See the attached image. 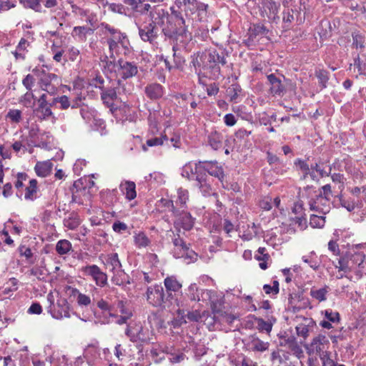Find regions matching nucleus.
<instances>
[{
  "label": "nucleus",
  "instance_id": "obj_38",
  "mask_svg": "<svg viewBox=\"0 0 366 366\" xmlns=\"http://www.w3.org/2000/svg\"><path fill=\"white\" fill-rule=\"evenodd\" d=\"M182 46H184V44H173L172 46V51L174 52V66L180 69L183 67V65L184 64V59L182 56L177 54V51Z\"/></svg>",
  "mask_w": 366,
  "mask_h": 366
},
{
  "label": "nucleus",
  "instance_id": "obj_45",
  "mask_svg": "<svg viewBox=\"0 0 366 366\" xmlns=\"http://www.w3.org/2000/svg\"><path fill=\"white\" fill-rule=\"evenodd\" d=\"M325 224V217L324 216H319L312 214L310 216V224L313 228H322Z\"/></svg>",
  "mask_w": 366,
  "mask_h": 366
},
{
  "label": "nucleus",
  "instance_id": "obj_2",
  "mask_svg": "<svg viewBox=\"0 0 366 366\" xmlns=\"http://www.w3.org/2000/svg\"><path fill=\"white\" fill-rule=\"evenodd\" d=\"M308 204L312 211H316L322 214H327L330 210V200L322 195L321 192H316L312 187H307Z\"/></svg>",
  "mask_w": 366,
  "mask_h": 366
},
{
  "label": "nucleus",
  "instance_id": "obj_14",
  "mask_svg": "<svg viewBox=\"0 0 366 366\" xmlns=\"http://www.w3.org/2000/svg\"><path fill=\"white\" fill-rule=\"evenodd\" d=\"M126 335L132 342H147L149 340L148 330H144L142 326L127 328L126 330Z\"/></svg>",
  "mask_w": 366,
  "mask_h": 366
},
{
  "label": "nucleus",
  "instance_id": "obj_21",
  "mask_svg": "<svg viewBox=\"0 0 366 366\" xmlns=\"http://www.w3.org/2000/svg\"><path fill=\"white\" fill-rule=\"evenodd\" d=\"M105 265L110 267L112 272H117L118 274H121L124 276L125 273L122 269V264L119 259L118 254L117 253L109 254L105 262Z\"/></svg>",
  "mask_w": 366,
  "mask_h": 366
},
{
  "label": "nucleus",
  "instance_id": "obj_39",
  "mask_svg": "<svg viewBox=\"0 0 366 366\" xmlns=\"http://www.w3.org/2000/svg\"><path fill=\"white\" fill-rule=\"evenodd\" d=\"M99 355V350L96 345H88L84 352V356L88 360H94L97 358Z\"/></svg>",
  "mask_w": 366,
  "mask_h": 366
},
{
  "label": "nucleus",
  "instance_id": "obj_10",
  "mask_svg": "<svg viewBox=\"0 0 366 366\" xmlns=\"http://www.w3.org/2000/svg\"><path fill=\"white\" fill-rule=\"evenodd\" d=\"M139 35L141 39L145 42L153 44L158 37V29L154 27L152 24H147L138 27Z\"/></svg>",
  "mask_w": 366,
  "mask_h": 366
},
{
  "label": "nucleus",
  "instance_id": "obj_34",
  "mask_svg": "<svg viewBox=\"0 0 366 366\" xmlns=\"http://www.w3.org/2000/svg\"><path fill=\"white\" fill-rule=\"evenodd\" d=\"M115 59H111L109 56H105L102 62L104 64V69L107 72H114L118 74L119 61L117 63L115 61Z\"/></svg>",
  "mask_w": 366,
  "mask_h": 366
},
{
  "label": "nucleus",
  "instance_id": "obj_28",
  "mask_svg": "<svg viewBox=\"0 0 366 366\" xmlns=\"http://www.w3.org/2000/svg\"><path fill=\"white\" fill-rule=\"evenodd\" d=\"M189 200V192L188 190L183 189V188H179L177 189V198L175 200V205L176 208L181 209H185L187 208V202Z\"/></svg>",
  "mask_w": 366,
  "mask_h": 366
},
{
  "label": "nucleus",
  "instance_id": "obj_8",
  "mask_svg": "<svg viewBox=\"0 0 366 366\" xmlns=\"http://www.w3.org/2000/svg\"><path fill=\"white\" fill-rule=\"evenodd\" d=\"M280 7V4L274 0H262L261 16L267 17L272 21H277L280 19L278 16Z\"/></svg>",
  "mask_w": 366,
  "mask_h": 366
},
{
  "label": "nucleus",
  "instance_id": "obj_51",
  "mask_svg": "<svg viewBox=\"0 0 366 366\" xmlns=\"http://www.w3.org/2000/svg\"><path fill=\"white\" fill-rule=\"evenodd\" d=\"M193 66H194L195 69L197 70L198 68H203L204 69V62H203V58H202V52H198L197 54H194L192 56V61Z\"/></svg>",
  "mask_w": 366,
  "mask_h": 366
},
{
  "label": "nucleus",
  "instance_id": "obj_29",
  "mask_svg": "<svg viewBox=\"0 0 366 366\" xmlns=\"http://www.w3.org/2000/svg\"><path fill=\"white\" fill-rule=\"evenodd\" d=\"M182 247V249H179L177 250L174 249V256L176 258H184L186 259H189L190 262H194L197 259V254L194 251L189 249L187 245Z\"/></svg>",
  "mask_w": 366,
  "mask_h": 366
},
{
  "label": "nucleus",
  "instance_id": "obj_46",
  "mask_svg": "<svg viewBox=\"0 0 366 366\" xmlns=\"http://www.w3.org/2000/svg\"><path fill=\"white\" fill-rule=\"evenodd\" d=\"M36 112L39 118L41 119H46L53 114L50 105L38 107Z\"/></svg>",
  "mask_w": 366,
  "mask_h": 366
},
{
  "label": "nucleus",
  "instance_id": "obj_42",
  "mask_svg": "<svg viewBox=\"0 0 366 366\" xmlns=\"http://www.w3.org/2000/svg\"><path fill=\"white\" fill-rule=\"evenodd\" d=\"M134 238L135 245L139 248L146 247L150 243V240L149 239L147 236L143 232L137 234L136 235H134Z\"/></svg>",
  "mask_w": 366,
  "mask_h": 366
},
{
  "label": "nucleus",
  "instance_id": "obj_53",
  "mask_svg": "<svg viewBox=\"0 0 366 366\" xmlns=\"http://www.w3.org/2000/svg\"><path fill=\"white\" fill-rule=\"evenodd\" d=\"M151 9V5L149 3H145V0H138V3L134 11L144 14L149 11Z\"/></svg>",
  "mask_w": 366,
  "mask_h": 366
},
{
  "label": "nucleus",
  "instance_id": "obj_43",
  "mask_svg": "<svg viewBox=\"0 0 366 366\" xmlns=\"http://www.w3.org/2000/svg\"><path fill=\"white\" fill-rule=\"evenodd\" d=\"M328 292L327 287L320 288L319 290H310V295L320 302H322L327 300V294Z\"/></svg>",
  "mask_w": 366,
  "mask_h": 366
},
{
  "label": "nucleus",
  "instance_id": "obj_13",
  "mask_svg": "<svg viewBox=\"0 0 366 366\" xmlns=\"http://www.w3.org/2000/svg\"><path fill=\"white\" fill-rule=\"evenodd\" d=\"M196 187H198L204 196H209L212 192V186L208 175L204 172H199L195 178Z\"/></svg>",
  "mask_w": 366,
  "mask_h": 366
},
{
  "label": "nucleus",
  "instance_id": "obj_26",
  "mask_svg": "<svg viewBox=\"0 0 366 366\" xmlns=\"http://www.w3.org/2000/svg\"><path fill=\"white\" fill-rule=\"evenodd\" d=\"M120 188L128 200H132L137 197L136 185L134 182L126 181L120 184Z\"/></svg>",
  "mask_w": 366,
  "mask_h": 366
},
{
  "label": "nucleus",
  "instance_id": "obj_22",
  "mask_svg": "<svg viewBox=\"0 0 366 366\" xmlns=\"http://www.w3.org/2000/svg\"><path fill=\"white\" fill-rule=\"evenodd\" d=\"M175 302L177 303V307H179L177 310L178 314V317L179 318V321L181 323H186L187 320L185 317H187V319L190 321L197 322L201 318V315L198 311H192V312H188L187 315H184V310L182 309H180V307H182L183 305L179 303L177 299H175Z\"/></svg>",
  "mask_w": 366,
  "mask_h": 366
},
{
  "label": "nucleus",
  "instance_id": "obj_5",
  "mask_svg": "<svg viewBox=\"0 0 366 366\" xmlns=\"http://www.w3.org/2000/svg\"><path fill=\"white\" fill-rule=\"evenodd\" d=\"M203 62L206 69H212L215 73L219 74V64L222 66L227 64L224 54H219L215 49H209L202 51Z\"/></svg>",
  "mask_w": 366,
  "mask_h": 366
},
{
  "label": "nucleus",
  "instance_id": "obj_62",
  "mask_svg": "<svg viewBox=\"0 0 366 366\" xmlns=\"http://www.w3.org/2000/svg\"><path fill=\"white\" fill-rule=\"evenodd\" d=\"M198 287L195 283L191 284L188 287V296L192 301H199V297L197 294Z\"/></svg>",
  "mask_w": 366,
  "mask_h": 366
},
{
  "label": "nucleus",
  "instance_id": "obj_33",
  "mask_svg": "<svg viewBox=\"0 0 366 366\" xmlns=\"http://www.w3.org/2000/svg\"><path fill=\"white\" fill-rule=\"evenodd\" d=\"M37 181L34 179L29 181V185L26 188L24 198L26 200L34 201L37 197Z\"/></svg>",
  "mask_w": 366,
  "mask_h": 366
},
{
  "label": "nucleus",
  "instance_id": "obj_1",
  "mask_svg": "<svg viewBox=\"0 0 366 366\" xmlns=\"http://www.w3.org/2000/svg\"><path fill=\"white\" fill-rule=\"evenodd\" d=\"M162 32L175 44H184L190 36L184 19L177 11H172L168 24L162 28Z\"/></svg>",
  "mask_w": 366,
  "mask_h": 366
},
{
  "label": "nucleus",
  "instance_id": "obj_64",
  "mask_svg": "<svg viewBox=\"0 0 366 366\" xmlns=\"http://www.w3.org/2000/svg\"><path fill=\"white\" fill-rule=\"evenodd\" d=\"M322 355V357L320 359L322 363L321 366H337L338 364L331 359L330 353H325Z\"/></svg>",
  "mask_w": 366,
  "mask_h": 366
},
{
  "label": "nucleus",
  "instance_id": "obj_41",
  "mask_svg": "<svg viewBox=\"0 0 366 366\" xmlns=\"http://www.w3.org/2000/svg\"><path fill=\"white\" fill-rule=\"evenodd\" d=\"M18 283L19 281L17 279L14 277L10 278L3 287V293L9 295L11 292L16 291L18 289Z\"/></svg>",
  "mask_w": 366,
  "mask_h": 366
},
{
  "label": "nucleus",
  "instance_id": "obj_19",
  "mask_svg": "<svg viewBox=\"0 0 366 366\" xmlns=\"http://www.w3.org/2000/svg\"><path fill=\"white\" fill-rule=\"evenodd\" d=\"M202 162L186 164L182 168V176L190 180H195L196 175L201 172Z\"/></svg>",
  "mask_w": 366,
  "mask_h": 366
},
{
  "label": "nucleus",
  "instance_id": "obj_16",
  "mask_svg": "<svg viewBox=\"0 0 366 366\" xmlns=\"http://www.w3.org/2000/svg\"><path fill=\"white\" fill-rule=\"evenodd\" d=\"M57 307L58 310L50 309L48 310L54 318L59 320L63 317H70L69 306L66 299L59 300L57 302Z\"/></svg>",
  "mask_w": 366,
  "mask_h": 366
},
{
  "label": "nucleus",
  "instance_id": "obj_57",
  "mask_svg": "<svg viewBox=\"0 0 366 366\" xmlns=\"http://www.w3.org/2000/svg\"><path fill=\"white\" fill-rule=\"evenodd\" d=\"M34 95L31 92H26L20 99V102L26 107H31L34 105Z\"/></svg>",
  "mask_w": 366,
  "mask_h": 366
},
{
  "label": "nucleus",
  "instance_id": "obj_31",
  "mask_svg": "<svg viewBox=\"0 0 366 366\" xmlns=\"http://www.w3.org/2000/svg\"><path fill=\"white\" fill-rule=\"evenodd\" d=\"M102 99L107 107H112L113 102L117 98V92L114 88H107L102 89L101 93Z\"/></svg>",
  "mask_w": 366,
  "mask_h": 366
},
{
  "label": "nucleus",
  "instance_id": "obj_11",
  "mask_svg": "<svg viewBox=\"0 0 366 366\" xmlns=\"http://www.w3.org/2000/svg\"><path fill=\"white\" fill-rule=\"evenodd\" d=\"M138 72L137 66L132 62L119 59L118 75L127 79L134 76Z\"/></svg>",
  "mask_w": 366,
  "mask_h": 366
},
{
  "label": "nucleus",
  "instance_id": "obj_55",
  "mask_svg": "<svg viewBox=\"0 0 366 366\" xmlns=\"http://www.w3.org/2000/svg\"><path fill=\"white\" fill-rule=\"evenodd\" d=\"M315 254L314 252H311L309 255H305L302 257L304 262L309 264L310 267L314 270H317L320 265L314 260L313 256Z\"/></svg>",
  "mask_w": 366,
  "mask_h": 366
},
{
  "label": "nucleus",
  "instance_id": "obj_60",
  "mask_svg": "<svg viewBox=\"0 0 366 366\" xmlns=\"http://www.w3.org/2000/svg\"><path fill=\"white\" fill-rule=\"evenodd\" d=\"M20 2L25 6L35 11H40L41 5L39 0H20Z\"/></svg>",
  "mask_w": 366,
  "mask_h": 366
},
{
  "label": "nucleus",
  "instance_id": "obj_20",
  "mask_svg": "<svg viewBox=\"0 0 366 366\" xmlns=\"http://www.w3.org/2000/svg\"><path fill=\"white\" fill-rule=\"evenodd\" d=\"M347 253L350 262V265H352V271H353L356 267H358L359 268H363V263L365 259L364 252L352 249Z\"/></svg>",
  "mask_w": 366,
  "mask_h": 366
},
{
  "label": "nucleus",
  "instance_id": "obj_49",
  "mask_svg": "<svg viewBox=\"0 0 366 366\" xmlns=\"http://www.w3.org/2000/svg\"><path fill=\"white\" fill-rule=\"evenodd\" d=\"M228 96L231 101H235L241 92V88L237 84H232L227 90Z\"/></svg>",
  "mask_w": 366,
  "mask_h": 366
},
{
  "label": "nucleus",
  "instance_id": "obj_58",
  "mask_svg": "<svg viewBox=\"0 0 366 366\" xmlns=\"http://www.w3.org/2000/svg\"><path fill=\"white\" fill-rule=\"evenodd\" d=\"M325 320L332 323L338 322L340 320V314L332 310H326L325 311Z\"/></svg>",
  "mask_w": 366,
  "mask_h": 366
},
{
  "label": "nucleus",
  "instance_id": "obj_52",
  "mask_svg": "<svg viewBox=\"0 0 366 366\" xmlns=\"http://www.w3.org/2000/svg\"><path fill=\"white\" fill-rule=\"evenodd\" d=\"M300 298V296L297 294H291L289 296L288 298V302L289 305L291 308H292L293 312H297L299 311L302 307L301 305H298L296 301H299Z\"/></svg>",
  "mask_w": 366,
  "mask_h": 366
},
{
  "label": "nucleus",
  "instance_id": "obj_50",
  "mask_svg": "<svg viewBox=\"0 0 366 366\" xmlns=\"http://www.w3.org/2000/svg\"><path fill=\"white\" fill-rule=\"evenodd\" d=\"M297 334L299 337L306 339L310 332V327L309 325L300 324L296 327Z\"/></svg>",
  "mask_w": 366,
  "mask_h": 366
},
{
  "label": "nucleus",
  "instance_id": "obj_35",
  "mask_svg": "<svg viewBox=\"0 0 366 366\" xmlns=\"http://www.w3.org/2000/svg\"><path fill=\"white\" fill-rule=\"evenodd\" d=\"M105 39L106 41H110L114 40L117 43H120V45L124 48H127V44H129V40L126 34L122 33L121 31L118 32V34H116L107 35Z\"/></svg>",
  "mask_w": 366,
  "mask_h": 366
},
{
  "label": "nucleus",
  "instance_id": "obj_47",
  "mask_svg": "<svg viewBox=\"0 0 366 366\" xmlns=\"http://www.w3.org/2000/svg\"><path fill=\"white\" fill-rule=\"evenodd\" d=\"M80 114L86 122H90L94 118L95 111L87 107H84L80 109Z\"/></svg>",
  "mask_w": 366,
  "mask_h": 366
},
{
  "label": "nucleus",
  "instance_id": "obj_56",
  "mask_svg": "<svg viewBox=\"0 0 366 366\" xmlns=\"http://www.w3.org/2000/svg\"><path fill=\"white\" fill-rule=\"evenodd\" d=\"M313 165L315 169L316 173H318L320 177H328L331 174L332 168L330 167L327 170L323 167V163H315Z\"/></svg>",
  "mask_w": 366,
  "mask_h": 366
},
{
  "label": "nucleus",
  "instance_id": "obj_48",
  "mask_svg": "<svg viewBox=\"0 0 366 366\" xmlns=\"http://www.w3.org/2000/svg\"><path fill=\"white\" fill-rule=\"evenodd\" d=\"M80 224V220L77 217H70L64 219V225L69 229H75Z\"/></svg>",
  "mask_w": 366,
  "mask_h": 366
},
{
  "label": "nucleus",
  "instance_id": "obj_24",
  "mask_svg": "<svg viewBox=\"0 0 366 366\" xmlns=\"http://www.w3.org/2000/svg\"><path fill=\"white\" fill-rule=\"evenodd\" d=\"M272 366H285L290 363L289 356L284 352L277 350L271 353Z\"/></svg>",
  "mask_w": 366,
  "mask_h": 366
},
{
  "label": "nucleus",
  "instance_id": "obj_3",
  "mask_svg": "<svg viewBox=\"0 0 366 366\" xmlns=\"http://www.w3.org/2000/svg\"><path fill=\"white\" fill-rule=\"evenodd\" d=\"M146 297L148 303L153 307L169 308L172 305L167 296L165 297L162 286L159 285L149 287L147 290Z\"/></svg>",
  "mask_w": 366,
  "mask_h": 366
},
{
  "label": "nucleus",
  "instance_id": "obj_61",
  "mask_svg": "<svg viewBox=\"0 0 366 366\" xmlns=\"http://www.w3.org/2000/svg\"><path fill=\"white\" fill-rule=\"evenodd\" d=\"M54 102L59 103L60 108L61 109H67L69 107H71V100L66 95L55 98L54 99Z\"/></svg>",
  "mask_w": 366,
  "mask_h": 366
},
{
  "label": "nucleus",
  "instance_id": "obj_44",
  "mask_svg": "<svg viewBox=\"0 0 366 366\" xmlns=\"http://www.w3.org/2000/svg\"><path fill=\"white\" fill-rule=\"evenodd\" d=\"M165 140H167V137L166 135H162L159 137H154L151 138L147 140L146 144H144L142 146V149L144 151H147V147H155V146H159L162 145L164 142Z\"/></svg>",
  "mask_w": 366,
  "mask_h": 366
},
{
  "label": "nucleus",
  "instance_id": "obj_54",
  "mask_svg": "<svg viewBox=\"0 0 366 366\" xmlns=\"http://www.w3.org/2000/svg\"><path fill=\"white\" fill-rule=\"evenodd\" d=\"M106 43L109 47V57L111 59H116L115 56L118 54L119 46L120 45V43H117L114 40L110 41H106Z\"/></svg>",
  "mask_w": 366,
  "mask_h": 366
},
{
  "label": "nucleus",
  "instance_id": "obj_18",
  "mask_svg": "<svg viewBox=\"0 0 366 366\" xmlns=\"http://www.w3.org/2000/svg\"><path fill=\"white\" fill-rule=\"evenodd\" d=\"M248 347L252 352H263L269 349V342H264L255 335L249 338Z\"/></svg>",
  "mask_w": 366,
  "mask_h": 366
},
{
  "label": "nucleus",
  "instance_id": "obj_6",
  "mask_svg": "<svg viewBox=\"0 0 366 366\" xmlns=\"http://www.w3.org/2000/svg\"><path fill=\"white\" fill-rule=\"evenodd\" d=\"M330 346V342L327 337L323 335H318L315 337L312 342L306 345V350L309 355H318L320 359L325 353H330L327 351Z\"/></svg>",
  "mask_w": 366,
  "mask_h": 366
},
{
  "label": "nucleus",
  "instance_id": "obj_15",
  "mask_svg": "<svg viewBox=\"0 0 366 366\" xmlns=\"http://www.w3.org/2000/svg\"><path fill=\"white\" fill-rule=\"evenodd\" d=\"M164 285L166 288L167 298L170 301L174 299L172 292H177L181 290L182 287V283L177 280L175 276L167 277L164 280Z\"/></svg>",
  "mask_w": 366,
  "mask_h": 366
},
{
  "label": "nucleus",
  "instance_id": "obj_23",
  "mask_svg": "<svg viewBox=\"0 0 366 366\" xmlns=\"http://www.w3.org/2000/svg\"><path fill=\"white\" fill-rule=\"evenodd\" d=\"M70 297L76 299V302L80 307H87L91 304V298L89 296L82 294L79 290L74 287H69L68 288Z\"/></svg>",
  "mask_w": 366,
  "mask_h": 366
},
{
  "label": "nucleus",
  "instance_id": "obj_27",
  "mask_svg": "<svg viewBox=\"0 0 366 366\" xmlns=\"http://www.w3.org/2000/svg\"><path fill=\"white\" fill-rule=\"evenodd\" d=\"M145 93L152 99H157L163 95V87L157 83L151 84L146 86Z\"/></svg>",
  "mask_w": 366,
  "mask_h": 366
},
{
  "label": "nucleus",
  "instance_id": "obj_59",
  "mask_svg": "<svg viewBox=\"0 0 366 366\" xmlns=\"http://www.w3.org/2000/svg\"><path fill=\"white\" fill-rule=\"evenodd\" d=\"M353 66L357 69L359 74L366 75V64L360 59L358 55L354 60Z\"/></svg>",
  "mask_w": 366,
  "mask_h": 366
},
{
  "label": "nucleus",
  "instance_id": "obj_12",
  "mask_svg": "<svg viewBox=\"0 0 366 366\" xmlns=\"http://www.w3.org/2000/svg\"><path fill=\"white\" fill-rule=\"evenodd\" d=\"M149 16L152 21L149 24H154L155 28L158 26H162L165 21L168 24V19H170L168 12L158 7H154L153 10L150 11Z\"/></svg>",
  "mask_w": 366,
  "mask_h": 366
},
{
  "label": "nucleus",
  "instance_id": "obj_37",
  "mask_svg": "<svg viewBox=\"0 0 366 366\" xmlns=\"http://www.w3.org/2000/svg\"><path fill=\"white\" fill-rule=\"evenodd\" d=\"M71 249V244L69 240L61 239L56 244V250L60 255L67 254Z\"/></svg>",
  "mask_w": 366,
  "mask_h": 366
},
{
  "label": "nucleus",
  "instance_id": "obj_7",
  "mask_svg": "<svg viewBox=\"0 0 366 366\" xmlns=\"http://www.w3.org/2000/svg\"><path fill=\"white\" fill-rule=\"evenodd\" d=\"M84 275L89 276L99 287H105L107 282V274L96 264L86 265L82 268Z\"/></svg>",
  "mask_w": 366,
  "mask_h": 366
},
{
  "label": "nucleus",
  "instance_id": "obj_4",
  "mask_svg": "<svg viewBox=\"0 0 366 366\" xmlns=\"http://www.w3.org/2000/svg\"><path fill=\"white\" fill-rule=\"evenodd\" d=\"M165 206L171 207L173 215L175 217L174 224L177 228L181 227L185 231L192 229L194 224V218L185 209L176 208L172 200H165Z\"/></svg>",
  "mask_w": 366,
  "mask_h": 366
},
{
  "label": "nucleus",
  "instance_id": "obj_40",
  "mask_svg": "<svg viewBox=\"0 0 366 366\" xmlns=\"http://www.w3.org/2000/svg\"><path fill=\"white\" fill-rule=\"evenodd\" d=\"M42 73H44V76L40 79L41 87L43 90L49 92L50 83L53 79H56L57 76L54 74H45L44 71Z\"/></svg>",
  "mask_w": 366,
  "mask_h": 366
},
{
  "label": "nucleus",
  "instance_id": "obj_63",
  "mask_svg": "<svg viewBox=\"0 0 366 366\" xmlns=\"http://www.w3.org/2000/svg\"><path fill=\"white\" fill-rule=\"evenodd\" d=\"M352 44L356 48H363L365 46V37L359 33L352 34Z\"/></svg>",
  "mask_w": 366,
  "mask_h": 366
},
{
  "label": "nucleus",
  "instance_id": "obj_17",
  "mask_svg": "<svg viewBox=\"0 0 366 366\" xmlns=\"http://www.w3.org/2000/svg\"><path fill=\"white\" fill-rule=\"evenodd\" d=\"M295 164L298 167L303 173V177L305 179L307 176H310L313 181H318L319 178L316 174L313 164L309 165L306 161L298 159L295 162Z\"/></svg>",
  "mask_w": 366,
  "mask_h": 366
},
{
  "label": "nucleus",
  "instance_id": "obj_30",
  "mask_svg": "<svg viewBox=\"0 0 366 366\" xmlns=\"http://www.w3.org/2000/svg\"><path fill=\"white\" fill-rule=\"evenodd\" d=\"M52 164L49 161L38 162L34 167L37 176L41 177H47L51 171Z\"/></svg>",
  "mask_w": 366,
  "mask_h": 366
},
{
  "label": "nucleus",
  "instance_id": "obj_36",
  "mask_svg": "<svg viewBox=\"0 0 366 366\" xmlns=\"http://www.w3.org/2000/svg\"><path fill=\"white\" fill-rule=\"evenodd\" d=\"M335 267L337 268L339 271H342L344 272H352V265H350L347 252L339 259L338 265L335 264Z\"/></svg>",
  "mask_w": 366,
  "mask_h": 366
},
{
  "label": "nucleus",
  "instance_id": "obj_9",
  "mask_svg": "<svg viewBox=\"0 0 366 366\" xmlns=\"http://www.w3.org/2000/svg\"><path fill=\"white\" fill-rule=\"evenodd\" d=\"M201 169H203L202 172H207L209 175L217 178L224 186V170L217 162H202Z\"/></svg>",
  "mask_w": 366,
  "mask_h": 366
},
{
  "label": "nucleus",
  "instance_id": "obj_25",
  "mask_svg": "<svg viewBox=\"0 0 366 366\" xmlns=\"http://www.w3.org/2000/svg\"><path fill=\"white\" fill-rule=\"evenodd\" d=\"M267 80L271 84V93L274 95H281L285 89L281 80L278 79L274 74L268 75Z\"/></svg>",
  "mask_w": 366,
  "mask_h": 366
},
{
  "label": "nucleus",
  "instance_id": "obj_32",
  "mask_svg": "<svg viewBox=\"0 0 366 366\" xmlns=\"http://www.w3.org/2000/svg\"><path fill=\"white\" fill-rule=\"evenodd\" d=\"M222 140L223 136L217 131L212 132L208 135L209 144L214 150H217L222 147Z\"/></svg>",
  "mask_w": 366,
  "mask_h": 366
}]
</instances>
